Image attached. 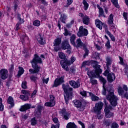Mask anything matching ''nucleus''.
<instances>
[{
  "label": "nucleus",
  "instance_id": "obj_26",
  "mask_svg": "<svg viewBox=\"0 0 128 128\" xmlns=\"http://www.w3.org/2000/svg\"><path fill=\"white\" fill-rule=\"evenodd\" d=\"M97 8L98 10L99 15L98 16H104V18H106V15H104V8L100 7V4H97L96 5Z\"/></svg>",
  "mask_w": 128,
  "mask_h": 128
},
{
  "label": "nucleus",
  "instance_id": "obj_30",
  "mask_svg": "<svg viewBox=\"0 0 128 128\" xmlns=\"http://www.w3.org/2000/svg\"><path fill=\"white\" fill-rule=\"evenodd\" d=\"M83 50L84 52V54L83 55V58H86V56H88V54H90V50L88 49L86 44L84 45Z\"/></svg>",
  "mask_w": 128,
  "mask_h": 128
},
{
  "label": "nucleus",
  "instance_id": "obj_54",
  "mask_svg": "<svg viewBox=\"0 0 128 128\" xmlns=\"http://www.w3.org/2000/svg\"><path fill=\"white\" fill-rule=\"evenodd\" d=\"M28 82L26 81L22 82V88H24V90H26L28 88V86H26Z\"/></svg>",
  "mask_w": 128,
  "mask_h": 128
},
{
  "label": "nucleus",
  "instance_id": "obj_12",
  "mask_svg": "<svg viewBox=\"0 0 128 128\" xmlns=\"http://www.w3.org/2000/svg\"><path fill=\"white\" fill-rule=\"evenodd\" d=\"M8 78V69L2 68L0 70V78L6 80Z\"/></svg>",
  "mask_w": 128,
  "mask_h": 128
},
{
  "label": "nucleus",
  "instance_id": "obj_38",
  "mask_svg": "<svg viewBox=\"0 0 128 128\" xmlns=\"http://www.w3.org/2000/svg\"><path fill=\"white\" fill-rule=\"evenodd\" d=\"M36 74L35 75H32L30 76V80L32 82H34V84H36V80H38V73H35Z\"/></svg>",
  "mask_w": 128,
  "mask_h": 128
},
{
  "label": "nucleus",
  "instance_id": "obj_13",
  "mask_svg": "<svg viewBox=\"0 0 128 128\" xmlns=\"http://www.w3.org/2000/svg\"><path fill=\"white\" fill-rule=\"evenodd\" d=\"M59 114L63 116V118H64V120H70V114L66 112V108H63L60 109V111L59 112Z\"/></svg>",
  "mask_w": 128,
  "mask_h": 128
},
{
  "label": "nucleus",
  "instance_id": "obj_22",
  "mask_svg": "<svg viewBox=\"0 0 128 128\" xmlns=\"http://www.w3.org/2000/svg\"><path fill=\"white\" fill-rule=\"evenodd\" d=\"M32 108V104H25L24 105L20 106L19 110L20 112H26L28 110H30Z\"/></svg>",
  "mask_w": 128,
  "mask_h": 128
},
{
  "label": "nucleus",
  "instance_id": "obj_36",
  "mask_svg": "<svg viewBox=\"0 0 128 128\" xmlns=\"http://www.w3.org/2000/svg\"><path fill=\"white\" fill-rule=\"evenodd\" d=\"M76 36L74 34H72L70 38V42L74 46H76Z\"/></svg>",
  "mask_w": 128,
  "mask_h": 128
},
{
  "label": "nucleus",
  "instance_id": "obj_49",
  "mask_svg": "<svg viewBox=\"0 0 128 128\" xmlns=\"http://www.w3.org/2000/svg\"><path fill=\"white\" fill-rule=\"evenodd\" d=\"M4 106L2 104V98H0V112H4Z\"/></svg>",
  "mask_w": 128,
  "mask_h": 128
},
{
  "label": "nucleus",
  "instance_id": "obj_6",
  "mask_svg": "<svg viewBox=\"0 0 128 128\" xmlns=\"http://www.w3.org/2000/svg\"><path fill=\"white\" fill-rule=\"evenodd\" d=\"M103 106L104 102L100 101L96 103L95 106L93 108L94 112V114H100Z\"/></svg>",
  "mask_w": 128,
  "mask_h": 128
},
{
  "label": "nucleus",
  "instance_id": "obj_18",
  "mask_svg": "<svg viewBox=\"0 0 128 128\" xmlns=\"http://www.w3.org/2000/svg\"><path fill=\"white\" fill-rule=\"evenodd\" d=\"M94 64H98V61L94 60H85L82 62L81 68H86V66H92Z\"/></svg>",
  "mask_w": 128,
  "mask_h": 128
},
{
  "label": "nucleus",
  "instance_id": "obj_31",
  "mask_svg": "<svg viewBox=\"0 0 128 128\" xmlns=\"http://www.w3.org/2000/svg\"><path fill=\"white\" fill-rule=\"evenodd\" d=\"M104 116L106 118H110L112 116H114V112L108 110H104Z\"/></svg>",
  "mask_w": 128,
  "mask_h": 128
},
{
  "label": "nucleus",
  "instance_id": "obj_21",
  "mask_svg": "<svg viewBox=\"0 0 128 128\" xmlns=\"http://www.w3.org/2000/svg\"><path fill=\"white\" fill-rule=\"evenodd\" d=\"M114 16L113 14H110L108 20V24H109V26H110V28H116V26H114Z\"/></svg>",
  "mask_w": 128,
  "mask_h": 128
},
{
  "label": "nucleus",
  "instance_id": "obj_50",
  "mask_svg": "<svg viewBox=\"0 0 128 128\" xmlns=\"http://www.w3.org/2000/svg\"><path fill=\"white\" fill-rule=\"evenodd\" d=\"M120 128V125L116 122H114L111 124L110 128Z\"/></svg>",
  "mask_w": 128,
  "mask_h": 128
},
{
  "label": "nucleus",
  "instance_id": "obj_48",
  "mask_svg": "<svg viewBox=\"0 0 128 128\" xmlns=\"http://www.w3.org/2000/svg\"><path fill=\"white\" fill-rule=\"evenodd\" d=\"M14 64H11L10 67L9 68V72L10 74V76H12V74L14 73Z\"/></svg>",
  "mask_w": 128,
  "mask_h": 128
},
{
  "label": "nucleus",
  "instance_id": "obj_29",
  "mask_svg": "<svg viewBox=\"0 0 128 128\" xmlns=\"http://www.w3.org/2000/svg\"><path fill=\"white\" fill-rule=\"evenodd\" d=\"M95 24L96 26V28H99V30H102V26H104V22H102L100 20H95Z\"/></svg>",
  "mask_w": 128,
  "mask_h": 128
},
{
  "label": "nucleus",
  "instance_id": "obj_17",
  "mask_svg": "<svg viewBox=\"0 0 128 128\" xmlns=\"http://www.w3.org/2000/svg\"><path fill=\"white\" fill-rule=\"evenodd\" d=\"M69 84L73 88H78L80 87V79L76 80V82L71 80L68 82Z\"/></svg>",
  "mask_w": 128,
  "mask_h": 128
},
{
  "label": "nucleus",
  "instance_id": "obj_2",
  "mask_svg": "<svg viewBox=\"0 0 128 128\" xmlns=\"http://www.w3.org/2000/svg\"><path fill=\"white\" fill-rule=\"evenodd\" d=\"M62 88L64 92V100L66 104H68L70 98H72L74 96V88L70 86L68 83L66 82L62 84Z\"/></svg>",
  "mask_w": 128,
  "mask_h": 128
},
{
  "label": "nucleus",
  "instance_id": "obj_55",
  "mask_svg": "<svg viewBox=\"0 0 128 128\" xmlns=\"http://www.w3.org/2000/svg\"><path fill=\"white\" fill-rule=\"evenodd\" d=\"M105 46L107 50H110V48H112L110 41V40H107L106 43L105 44Z\"/></svg>",
  "mask_w": 128,
  "mask_h": 128
},
{
  "label": "nucleus",
  "instance_id": "obj_62",
  "mask_svg": "<svg viewBox=\"0 0 128 128\" xmlns=\"http://www.w3.org/2000/svg\"><path fill=\"white\" fill-rule=\"evenodd\" d=\"M100 99V98L98 96H96L95 95L94 96L92 97V100L93 102H96V100H98Z\"/></svg>",
  "mask_w": 128,
  "mask_h": 128
},
{
  "label": "nucleus",
  "instance_id": "obj_16",
  "mask_svg": "<svg viewBox=\"0 0 128 128\" xmlns=\"http://www.w3.org/2000/svg\"><path fill=\"white\" fill-rule=\"evenodd\" d=\"M128 90V86L126 84L122 85V86H118V92L119 96H123L124 94V92H127Z\"/></svg>",
  "mask_w": 128,
  "mask_h": 128
},
{
  "label": "nucleus",
  "instance_id": "obj_7",
  "mask_svg": "<svg viewBox=\"0 0 128 128\" xmlns=\"http://www.w3.org/2000/svg\"><path fill=\"white\" fill-rule=\"evenodd\" d=\"M60 64L62 68H64V70H66V72H68V70H70L68 66H70V60H68V58H66L65 59L62 60L60 61Z\"/></svg>",
  "mask_w": 128,
  "mask_h": 128
},
{
  "label": "nucleus",
  "instance_id": "obj_47",
  "mask_svg": "<svg viewBox=\"0 0 128 128\" xmlns=\"http://www.w3.org/2000/svg\"><path fill=\"white\" fill-rule=\"evenodd\" d=\"M64 32L63 33V34L64 36H72V32L68 31V28H64Z\"/></svg>",
  "mask_w": 128,
  "mask_h": 128
},
{
  "label": "nucleus",
  "instance_id": "obj_3",
  "mask_svg": "<svg viewBox=\"0 0 128 128\" xmlns=\"http://www.w3.org/2000/svg\"><path fill=\"white\" fill-rule=\"evenodd\" d=\"M114 90H112V88H109L108 94L106 96V98L108 100L112 106L116 107L118 106V98L114 95Z\"/></svg>",
  "mask_w": 128,
  "mask_h": 128
},
{
  "label": "nucleus",
  "instance_id": "obj_24",
  "mask_svg": "<svg viewBox=\"0 0 128 128\" xmlns=\"http://www.w3.org/2000/svg\"><path fill=\"white\" fill-rule=\"evenodd\" d=\"M38 38H37V42H38L40 46H44L46 42L45 40H44V38H42V35L41 33L38 34Z\"/></svg>",
  "mask_w": 128,
  "mask_h": 128
},
{
  "label": "nucleus",
  "instance_id": "obj_20",
  "mask_svg": "<svg viewBox=\"0 0 128 128\" xmlns=\"http://www.w3.org/2000/svg\"><path fill=\"white\" fill-rule=\"evenodd\" d=\"M7 104H10V106H8V109L10 110L14 106V98L12 96H9L7 100Z\"/></svg>",
  "mask_w": 128,
  "mask_h": 128
},
{
  "label": "nucleus",
  "instance_id": "obj_8",
  "mask_svg": "<svg viewBox=\"0 0 128 128\" xmlns=\"http://www.w3.org/2000/svg\"><path fill=\"white\" fill-rule=\"evenodd\" d=\"M62 44V38H58L54 40L53 46L54 47V50L56 52H58L59 50H61L62 48L60 46Z\"/></svg>",
  "mask_w": 128,
  "mask_h": 128
},
{
  "label": "nucleus",
  "instance_id": "obj_57",
  "mask_svg": "<svg viewBox=\"0 0 128 128\" xmlns=\"http://www.w3.org/2000/svg\"><path fill=\"white\" fill-rule=\"evenodd\" d=\"M102 88H103L102 94H103V96H106V90L108 92L110 90L106 89V86H102Z\"/></svg>",
  "mask_w": 128,
  "mask_h": 128
},
{
  "label": "nucleus",
  "instance_id": "obj_42",
  "mask_svg": "<svg viewBox=\"0 0 128 128\" xmlns=\"http://www.w3.org/2000/svg\"><path fill=\"white\" fill-rule=\"evenodd\" d=\"M12 76L10 75L8 79L6 81V86L8 88H10V84H12Z\"/></svg>",
  "mask_w": 128,
  "mask_h": 128
},
{
  "label": "nucleus",
  "instance_id": "obj_9",
  "mask_svg": "<svg viewBox=\"0 0 128 128\" xmlns=\"http://www.w3.org/2000/svg\"><path fill=\"white\" fill-rule=\"evenodd\" d=\"M62 84H64V76H61L59 78H56L54 80V84H52V88H58Z\"/></svg>",
  "mask_w": 128,
  "mask_h": 128
},
{
  "label": "nucleus",
  "instance_id": "obj_51",
  "mask_svg": "<svg viewBox=\"0 0 128 128\" xmlns=\"http://www.w3.org/2000/svg\"><path fill=\"white\" fill-rule=\"evenodd\" d=\"M31 126H36V124L38 121L36 119V117H34L31 119Z\"/></svg>",
  "mask_w": 128,
  "mask_h": 128
},
{
  "label": "nucleus",
  "instance_id": "obj_27",
  "mask_svg": "<svg viewBox=\"0 0 128 128\" xmlns=\"http://www.w3.org/2000/svg\"><path fill=\"white\" fill-rule=\"evenodd\" d=\"M106 67L110 68V66H112V58L110 56H107L106 58Z\"/></svg>",
  "mask_w": 128,
  "mask_h": 128
},
{
  "label": "nucleus",
  "instance_id": "obj_46",
  "mask_svg": "<svg viewBox=\"0 0 128 128\" xmlns=\"http://www.w3.org/2000/svg\"><path fill=\"white\" fill-rule=\"evenodd\" d=\"M110 2L115 8H120V5H118V0H110Z\"/></svg>",
  "mask_w": 128,
  "mask_h": 128
},
{
  "label": "nucleus",
  "instance_id": "obj_39",
  "mask_svg": "<svg viewBox=\"0 0 128 128\" xmlns=\"http://www.w3.org/2000/svg\"><path fill=\"white\" fill-rule=\"evenodd\" d=\"M82 4H84V10H88L90 6V4L88 3L86 0H83L82 2Z\"/></svg>",
  "mask_w": 128,
  "mask_h": 128
},
{
  "label": "nucleus",
  "instance_id": "obj_19",
  "mask_svg": "<svg viewBox=\"0 0 128 128\" xmlns=\"http://www.w3.org/2000/svg\"><path fill=\"white\" fill-rule=\"evenodd\" d=\"M42 110H44L42 106L38 105L37 111L36 112V116L37 118H42Z\"/></svg>",
  "mask_w": 128,
  "mask_h": 128
},
{
  "label": "nucleus",
  "instance_id": "obj_41",
  "mask_svg": "<svg viewBox=\"0 0 128 128\" xmlns=\"http://www.w3.org/2000/svg\"><path fill=\"white\" fill-rule=\"evenodd\" d=\"M66 128H77L78 126H76V124H74V122H70L67 124Z\"/></svg>",
  "mask_w": 128,
  "mask_h": 128
},
{
  "label": "nucleus",
  "instance_id": "obj_33",
  "mask_svg": "<svg viewBox=\"0 0 128 128\" xmlns=\"http://www.w3.org/2000/svg\"><path fill=\"white\" fill-rule=\"evenodd\" d=\"M68 18V15L66 14H60V20L62 24H66V21Z\"/></svg>",
  "mask_w": 128,
  "mask_h": 128
},
{
  "label": "nucleus",
  "instance_id": "obj_14",
  "mask_svg": "<svg viewBox=\"0 0 128 128\" xmlns=\"http://www.w3.org/2000/svg\"><path fill=\"white\" fill-rule=\"evenodd\" d=\"M22 16L20 14V13H18L17 14V20L18 22L16 24V28L15 30H18L20 28V26L24 22V19L22 18Z\"/></svg>",
  "mask_w": 128,
  "mask_h": 128
},
{
  "label": "nucleus",
  "instance_id": "obj_28",
  "mask_svg": "<svg viewBox=\"0 0 128 128\" xmlns=\"http://www.w3.org/2000/svg\"><path fill=\"white\" fill-rule=\"evenodd\" d=\"M82 22L84 24L88 26L90 22V17L88 15H85L84 18H82Z\"/></svg>",
  "mask_w": 128,
  "mask_h": 128
},
{
  "label": "nucleus",
  "instance_id": "obj_43",
  "mask_svg": "<svg viewBox=\"0 0 128 128\" xmlns=\"http://www.w3.org/2000/svg\"><path fill=\"white\" fill-rule=\"evenodd\" d=\"M58 56L60 60H65L66 58V54H64V53L62 52H58Z\"/></svg>",
  "mask_w": 128,
  "mask_h": 128
},
{
  "label": "nucleus",
  "instance_id": "obj_40",
  "mask_svg": "<svg viewBox=\"0 0 128 128\" xmlns=\"http://www.w3.org/2000/svg\"><path fill=\"white\" fill-rule=\"evenodd\" d=\"M110 67H106V69L105 70L104 72L102 74L104 76L108 77V75L110 74Z\"/></svg>",
  "mask_w": 128,
  "mask_h": 128
},
{
  "label": "nucleus",
  "instance_id": "obj_15",
  "mask_svg": "<svg viewBox=\"0 0 128 128\" xmlns=\"http://www.w3.org/2000/svg\"><path fill=\"white\" fill-rule=\"evenodd\" d=\"M60 48L64 50H72V47L70 46V42H68V40H66L62 42Z\"/></svg>",
  "mask_w": 128,
  "mask_h": 128
},
{
  "label": "nucleus",
  "instance_id": "obj_23",
  "mask_svg": "<svg viewBox=\"0 0 128 128\" xmlns=\"http://www.w3.org/2000/svg\"><path fill=\"white\" fill-rule=\"evenodd\" d=\"M116 74L114 72H110L107 77V80L109 84H112L116 80Z\"/></svg>",
  "mask_w": 128,
  "mask_h": 128
},
{
  "label": "nucleus",
  "instance_id": "obj_5",
  "mask_svg": "<svg viewBox=\"0 0 128 128\" xmlns=\"http://www.w3.org/2000/svg\"><path fill=\"white\" fill-rule=\"evenodd\" d=\"M72 104H74V106L76 108L78 112H84L86 108V103L84 101L82 102L80 100L76 99L72 101Z\"/></svg>",
  "mask_w": 128,
  "mask_h": 128
},
{
  "label": "nucleus",
  "instance_id": "obj_11",
  "mask_svg": "<svg viewBox=\"0 0 128 128\" xmlns=\"http://www.w3.org/2000/svg\"><path fill=\"white\" fill-rule=\"evenodd\" d=\"M50 102L45 103V106H48L49 108H52L56 106V96L52 94L50 95Z\"/></svg>",
  "mask_w": 128,
  "mask_h": 128
},
{
  "label": "nucleus",
  "instance_id": "obj_32",
  "mask_svg": "<svg viewBox=\"0 0 128 128\" xmlns=\"http://www.w3.org/2000/svg\"><path fill=\"white\" fill-rule=\"evenodd\" d=\"M18 70H19L18 72L16 77L18 78H20L22 76V74H24V69L22 66H18Z\"/></svg>",
  "mask_w": 128,
  "mask_h": 128
},
{
  "label": "nucleus",
  "instance_id": "obj_1",
  "mask_svg": "<svg viewBox=\"0 0 128 128\" xmlns=\"http://www.w3.org/2000/svg\"><path fill=\"white\" fill-rule=\"evenodd\" d=\"M32 68L29 69L30 74H38L40 70V67L38 66V64H42V58L38 56L37 54H34V58L30 61Z\"/></svg>",
  "mask_w": 128,
  "mask_h": 128
},
{
  "label": "nucleus",
  "instance_id": "obj_63",
  "mask_svg": "<svg viewBox=\"0 0 128 128\" xmlns=\"http://www.w3.org/2000/svg\"><path fill=\"white\" fill-rule=\"evenodd\" d=\"M80 94L82 96H86V91L84 90L82 92H80Z\"/></svg>",
  "mask_w": 128,
  "mask_h": 128
},
{
  "label": "nucleus",
  "instance_id": "obj_35",
  "mask_svg": "<svg viewBox=\"0 0 128 128\" xmlns=\"http://www.w3.org/2000/svg\"><path fill=\"white\" fill-rule=\"evenodd\" d=\"M112 124V121L110 119H106L103 121V126L106 128H110V126Z\"/></svg>",
  "mask_w": 128,
  "mask_h": 128
},
{
  "label": "nucleus",
  "instance_id": "obj_60",
  "mask_svg": "<svg viewBox=\"0 0 128 128\" xmlns=\"http://www.w3.org/2000/svg\"><path fill=\"white\" fill-rule=\"evenodd\" d=\"M122 16H123V18H124V20H126L128 22V12H124Z\"/></svg>",
  "mask_w": 128,
  "mask_h": 128
},
{
  "label": "nucleus",
  "instance_id": "obj_10",
  "mask_svg": "<svg viewBox=\"0 0 128 128\" xmlns=\"http://www.w3.org/2000/svg\"><path fill=\"white\" fill-rule=\"evenodd\" d=\"M88 34V30L86 28H84L83 26L80 27L79 31L77 33V36L79 38H82V36H87Z\"/></svg>",
  "mask_w": 128,
  "mask_h": 128
},
{
  "label": "nucleus",
  "instance_id": "obj_52",
  "mask_svg": "<svg viewBox=\"0 0 128 128\" xmlns=\"http://www.w3.org/2000/svg\"><path fill=\"white\" fill-rule=\"evenodd\" d=\"M33 26H40V21L39 20H35L33 22Z\"/></svg>",
  "mask_w": 128,
  "mask_h": 128
},
{
  "label": "nucleus",
  "instance_id": "obj_37",
  "mask_svg": "<svg viewBox=\"0 0 128 128\" xmlns=\"http://www.w3.org/2000/svg\"><path fill=\"white\" fill-rule=\"evenodd\" d=\"M92 58L96 60H100V54L95 52L92 54Z\"/></svg>",
  "mask_w": 128,
  "mask_h": 128
},
{
  "label": "nucleus",
  "instance_id": "obj_25",
  "mask_svg": "<svg viewBox=\"0 0 128 128\" xmlns=\"http://www.w3.org/2000/svg\"><path fill=\"white\" fill-rule=\"evenodd\" d=\"M20 42L23 46H24L26 44V40H30V38H28V36L26 34H24L22 35V36L20 38Z\"/></svg>",
  "mask_w": 128,
  "mask_h": 128
},
{
  "label": "nucleus",
  "instance_id": "obj_59",
  "mask_svg": "<svg viewBox=\"0 0 128 128\" xmlns=\"http://www.w3.org/2000/svg\"><path fill=\"white\" fill-rule=\"evenodd\" d=\"M18 2H16L14 4V12H16V10H18Z\"/></svg>",
  "mask_w": 128,
  "mask_h": 128
},
{
  "label": "nucleus",
  "instance_id": "obj_53",
  "mask_svg": "<svg viewBox=\"0 0 128 128\" xmlns=\"http://www.w3.org/2000/svg\"><path fill=\"white\" fill-rule=\"evenodd\" d=\"M118 58L120 60L119 64L121 66H126V64H124V58L120 56H118Z\"/></svg>",
  "mask_w": 128,
  "mask_h": 128
},
{
  "label": "nucleus",
  "instance_id": "obj_64",
  "mask_svg": "<svg viewBox=\"0 0 128 128\" xmlns=\"http://www.w3.org/2000/svg\"><path fill=\"white\" fill-rule=\"evenodd\" d=\"M51 128H60V123H58L55 125L52 124Z\"/></svg>",
  "mask_w": 128,
  "mask_h": 128
},
{
  "label": "nucleus",
  "instance_id": "obj_44",
  "mask_svg": "<svg viewBox=\"0 0 128 128\" xmlns=\"http://www.w3.org/2000/svg\"><path fill=\"white\" fill-rule=\"evenodd\" d=\"M20 98L24 102H26V100H28L30 98L28 97V95H20Z\"/></svg>",
  "mask_w": 128,
  "mask_h": 128
},
{
  "label": "nucleus",
  "instance_id": "obj_45",
  "mask_svg": "<svg viewBox=\"0 0 128 128\" xmlns=\"http://www.w3.org/2000/svg\"><path fill=\"white\" fill-rule=\"evenodd\" d=\"M90 82L92 84V86H94L98 84V80H94L92 78H96L92 77V76H90Z\"/></svg>",
  "mask_w": 128,
  "mask_h": 128
},
{
  "label": "nucleus",
  "instance_id": "obj_4",
  "mask_svg": "<svg viewBox=\"0 0 128 128\" xmlns=\"http://www.w3.org/2000/svg\"><path fill=\"white\" fill-rule=\"evenodd\" d=\"M94 65H92V68L94 70H90V72H88L87 74L90 76H92V78H96V76H100V74H102V70L100 68V65L98 64V63L94 64Z\"/></svg>",
  "mask_w": 128,
  "mask_h": 128
},
{
  "label": "nucleus",
  "instance_id": "obj_58",
  "mask_svg": "<svg viewBox=\"0 0 128 128\" xmlns=\"http://www.w3.org/2000/svg\"><path fill=\"white\" fill-rule=\"evenodd\" d=\"M70 64L72 66L74 62H76V58L75 56H72L70 58Z\"/></svg>",
  "mask_w": 128,
  "mask_h": 128
},
{
  "label": "nucleus",
  "instance_id": "obj_34",
  "mask_svg": "<svg viewBox=\"0 0 128 128\" xmlns=\"http://www.w3.org/2000/svg\"><path fill=\"white\" fill-rule=\"evenodd\" d=\"M76 42L77 44V45L76 44V46H74L76 48H80V46H83V48H84V44L82 42V40H80V38H78L76 40Z\"/></svg>",
  "mask_w": 128,
  "mask_h": 128
},
{
  "label": "nucleus",
  "instance_id": "obj_61",
  "mask_svg": "<svg viewBox=\"0 0 128 128\" xmlns=\"http://www.w3.org/2000/svg\"><path fill=\"white\" fill-rule=\"evenodd\" d=\"M104 108H106L107 107L109 106L108 102V101H106V100L104 99Z\"/></svg>",
  "mask_w": 128,
  "mask_h": 128
},
{
  "label": "nucleus",
  "instance_id": "obj_56",
  "mask_svg": "<svg viewBox=\"0 0 128 128\" xmlns=\"http://www.w3.org/2000/svg\"><path fill=\"white\" fill-rule=\"evenodd\" d=\"M100 82L102 83V86H106V80L104 78V77H102L100 78Z\"/></svg>",
  "mask_w": 128,
  "mask_h": 128
}]
</instances>
